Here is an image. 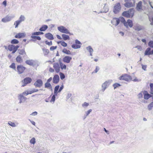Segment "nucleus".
<instances>
[{"mask_svg":"<svg viewBox=\"0 0 153 153\" xmlns=\"http://www.w3.org/2000/svg\"><path fill=\"white\" fill-rule=\"evenodd\" d=\"M45 37L48 39L51 40H52L54 39L53 35L50 33H48L45 34Z\"/></svg>","mask_w":153,"mask_h":153,"instance_id":"aec40b11","label":"nucleus"},{"mask_svg":"<svg viewBox=\"0 0 153 153\" xmlns=\"http://www.w3.org/2000/svg\"><path fill=\"white\" fill-rule=\"evenodd\" d=\"M86 49L89 52V53H93L94 51V50H93V49L91 48V47L90 46L87 47L86 48Z\"/></svg>","mask_w":153,"mask_h":153,"instance_id":"e433bc0d","label":"nucleus"},{"mask_svg":"<svg viewBox=\"0 0 153 153\" xmlns=\"http://www.w3.org/2000/svg\"><path fill=\"white\" fill-rule=\"evenodd\" d=\"M45 88H49L52 90V86L51 84L48 82H46L45 84Z\"/></svg>","mask_w":153,"mask_h":153,"instance_id":"b1692460","label":"nucleus"},{"mask_svg":"<svg viewBox=\"0 0 153 153\" xmlns=\"http://www.w3.org/2000/svg\"><path fill=\"white\" fill-rule=\"evenodd\" d=\"M72 58L68 56H65L63 59V61L67 63H69L71 60V59Z\"/></svg>","mask_w":153,"mask_h":153,"instance_id":"2eb2a0df","label":"nucleus"},{"mask_svg":"<svg viewBox=\"0 0 153 153\" xmlns=\"http://www.w3.org/2000/svg\"><path fill=\"white\" fill-rule=\"evenodd\" d=\"M25 63L26 64L29 65H30L32 66L34 65L35 63V61L32 59L27 60L25 61Z\"/></svg>","mask_w":153,"mask_h":153,"instance_id":"a211bd4d","label":"nucleus"},{"mask_svg":"<svg viewBox=\"0 0 153 153\" xmlns=\"http://www.w3.org/2000/svg\"><path fill=\"white\" fill-rule=\"evenodd\" d=\"M16 61L18 62L21 63L22 62L23 60L20 55L18 56L16 59Z\"/></svg>","mask_w":153,"mask_h":153,"instance_id":"bb28decb","label":"nucleus"},{"mask_svg":"<svg viewBox=\"0 0 153 153\" xmlns=\"http://www.w3.org/2000/svg\"><path fill=\"white\" fill-rule=\"evenodd\" d=\"M75 43L76 44H79V45H81V43L77 39H76L75 40Z\"/></svg>","mask_w":153,"mask_h":153,"instance_id":"338daca9","label":"nucleus"},{"mask_svg":"<svg viewBox=\"0 0 153 153\" xmlns=\"http://www.w3.org/2000/svg\"><path fill=\"white\" fill-rule=\"evenodd\" d=\"M150 86L151 91L153 92V83H150Z\"/></svg>","mask_w":153,"mask_h":153,"instance_id":"0e129e2a","label":"nucleus"},{"mask_svg":"<svg viewBox=\"0 0 153 153\" xmlns=\"http://www.w3.org/2000/svg\"><path fill=\"white\" fill-rule=\"evenodd\" d=\"M46 44L48 45L49 46L51 45H52V42L51 41L50 42H48V41H46L45 42Z\"/></svg>","mask_w":153,"mask_h":153,"instance_id":"13d9d810","label":"nucleus"},{"mask_svg":"<svg viewBox=\"0 0 153 153\" xmlns=\"http://www.w3.org/2000/svg\"><path fill=\"white\" fill-rule=\"evenodd\" d=\"M120 85H120L119 83H115L113 85V86L114 87V89H115L117 88L120 86Z\"/></svg>","mask_w":153,"mask_h":153,"instance_id":"c03bdc74","label":"nucleus"},{"mask_svg":"<svg viewBox=\"0 0 153 153\" xmlns=\"http://www.w3.org/2000/svg\"><path fill=\"white\" fill-rule=\"evenodd\" d=\"M122 15L126 17L127 18H130L129 16V14L127 11H124L122 13Z\"/></svg>","mask_w":153,"mask_h":153,"instance_id":"c9c22d12","label":"nucleus"},{"mask_svg":"<svg viewBox=\"0 0 153 153\" xmlns=\"http://www.w3.org/2000/svg\"><path fill=\"white\" fill-rule=\"evenodd\" d=\"M148 45L150 47L153 48V41H149L148 43Z\"/></svg>","mask_w":153,"mask_h":153,"instance_id":"8fccbe9b","label":"nucleus"},{"mask_svg":"<svg viewBox=\"0 0 153 153\" xmlns=\"http://www.w3.org/2000/svg\"><path fill=\"white\" fill-rule=\"evenodd\" d=\"M25 34L24 33H19L16 35L15 37L16 38H20L25 37Z\"/></svg>","mask_w":153,"mask_h":153,"instance_id":"4be33fe9","label":"nucleus"},{"mask_svg":"<svg viewBox=\"0 0 153 153\" xmlns=\"http://www.w3.org/2000/svg\"><path fill=\"white\" fill-rule=\"evenodd\" d=\"M61 45L63 47H66L67 46V44L64 41H60Z\"/></svg>","mask_w":153,"mask_h":153,"instance_id":"49530a36","label":"nucleus"},{"mask_svg":"<svg viewBox=\"0 0 153 153\" xmlns=\"http://www.w3.org/2000/svg\"><path fill=\"white\" fill-rule=\"evenodd\" d=\"M18 99L19 100V103L21 104L22 103L24 102L27 99V98L23 96L22 94H19L18 96Z\"/></svg>","mask_w":153,"mask_h":153,"instance_id":"1a4fd4ad","label":"nucleus"},{"mask_svg":"<svg viewBox=\"0 0 153 153\" xmlns=\"http://www.w3.org/2000/svg\"><path fill=\"white\" fill-rule=\"evenodd\" d=\"M72 47L74 49H77L81 47L80 45H76V44H73L72 45Z\"/></svg>","mask_w":153,"mask_h":153,"instance_id":"4c0bfd02","label":"nucleus"},{"mask_svg":"<svg viewBox=\"0 0 153 153\" xmlns=\"http://www.w3.org/2000/svg\"><path fill=\"white\" fill-rule=\"evenodd\" d=\"M59 78L58 75H55L53 77V82L54 83H57L59 81Z\"/></svg>","mask_w":153,"mask_h":153,"instance_id":"ddd939ff","label":"nucleus"},{"mask_svg":"<svg viewBox=\"0 0 153 153\" xmlns=\"http://www.w3.org/2000/svg\"><path fill=\"white\" fill-rule=\"evenodd\" d=\"M89 105V104L88 103H87L86 102H84L82 104V106L83 107H87Z\"/></svg>","mask_w":153,"mask_h":153,"instance_id":"bf43d9fd","label":"nucleus"},{"mask_svg":"<svg viewBox=\"0 0 153 153\" xmlns=\"http://www.w3.org/2000/svg\"><path fill=\"white\" fill-rule=\"evenodd\" d=\"M25 69V68L22 65H18L17 67V72L19 74H22Z\"/></svg>","mask_w":153,"mask_h":153,"instance_id":"9b49d317","label":"nucleus"},{"mask_svg":"<svg viewBox=\"0 0 153 153\" xmlns=\"http://www.w3.org/2000/svg\"><path fill=\"white\" fill-rule=\"evenodd\" d=\"M91 111H92L91 109H90L88 111H86L85 112V115L88 116L89 115V114L91 112Z\"/></svg>","mask_w":153,"mask_h":153,"instance_id":"4d7b16f0","label":"nucleus"},{"mask_svg":"<svg viewBox=\"0 0 153 153\" xmlns=\"http://www.w3.org/2000/svg\"><path fill=\"white\" fill-rule=\"evenodd\" d=\"M151 49L150 48H148L146 50L145 53V55H150L153 54V50L151 51Z\"/></svg>","mask_w":153,"mask_h":153,"instance_id":"f3484780","label":"nucleus"},{"mask_svg":"<svg viewBox=\"0 0 153 153\" xmlns=\"http://www.w3.org/2000/svg\"><path fill=\"white\" fill-rule=\"evenodd\" d=\"M55 95H53L51 98V99L50 101L51 102H54L55 101Z\"/></svg>","mask_w":153,"mask_h":153,"instance_id":"864d4df0","label":"nucleus"},{"mask_svg":"<svg viewBox=\"0 0 153 153\" xmlns=\"http://www.w3.org/2000/svg\"><path fill=\"white\" fill-rule=\"evenodd\" d=\"M57 48V46H51V47L50 48V50L51 51H53V50L56 49Z\"/></svg>","mask_w":153,"mask_h":153,"instance_id":"e2e57ef3","label":"nucleus"},{"mask_svg":"<svg viewBox=\"0 0 153 153\" xmlns=\"http://www.w3.org/2000/svg\"><path fill=\"white\" fill-rule=\"evenodd\" d=\"M59 75L60 76V78L62 80L65 78V76L63 73L60 72L59 73Z\"/></svg>","mask_w":153,"mask_h":153,"instance_id":"de8ad7c7","label":"nucleus"},{"mask_svg":"<svg viewBox=\"0 0 153 153\" xmlns=\"http://www.w3.org/2000/svg\"><path fill=\"white\" fill-rule=\"evenodd\" d=\"M62 39L64 40H69L70 39L69 36L68 35H66L65 34H62Z\"/></svg>","mask_w":153,"mask_h":153,"instance_id":"c85d7f7f","label":"nucleus"},{"mask_svg":"<svg viewBox=\"0 0 153 153\" xmlns=\"http://www.w3.org/2000/svg\"><path fill=\"white\" fill-rule=\"evenodd\" d=\"M37 112L36 111H34L33 112L31 115L33 116H35L37 115Z\"/></svg>","mask_w":153,"mask_h":153,"instance_id":"774afa93","label":"nucleus"},{"mask_svg":"<svg viewBox=\"0 0 153 153\" xmlns=\"http://www.w3.org/2000/svg\"><path fill=\"white\" fill-rule=\"evenodd\" d=\"M135 0H132V1L126 2L124 5L127 7H133L135 5Z\"/></svg>","mask_w":153,"mask_h":153,"instance_id":"0eeeda50","label":"nucleus"},{"mask_svg":"<svg viewBox=\"0 0 153 153\" xmlns=\"http://www.w3.org/2000/svg\"><path fill=\"white\" fill-rule=\"evenodd\" d=\"M120 21L126 27L128 28V25L127 24V23H126V21L124 18L123 17L120 18V19L114 18L111 21V23L113 25L117 26L119 24Z\"/></svg>","mask_w":153,"mask_h":153,"instance_id":"f257e3e1","label":"nucleus"},{"mask_svg":"<svg viewBox=\"0 0 153 153\" xmlns=\"http://www.w3.org/2000/svg\"><path fill=\"white\" fill-rule=\"evenodd\" d=\"M59 65L60 66V67L61 69L62 70L65 69V70L66 68V66L65 64H63L61 62H59Z\"/></svg>","mask_w":153,"mask_h":153,"instance_id":"c756f323","label":"nucleus"},{"mask_svg":"<svg viewBox=\"0 0 153 153\" xmlns=\"http://www.w3.org/2000/svg\"><path fill=\"white\" fill-rule=\"evenodd\" d=\"M119 79L120 80H124L128 82L131 79V76L127 74H124L120 76Z\"/></svg>","mask_w":153,"mask_h":153,"instance_id":"7ed1b4c3","label":"nucleus"},{"mask_svg":"<svg viewBox=\"0 0 153 153\" xmlns=\"http://www.w3.org/2000/svg\"><path fill=\"white\" fill-rule=\"evenodd\" d=\"M21 23V22L19 20L15 22L14 23V25H16L15 28H17L18 27L19 25Z\"/></svg>","mask_w":153,"mask_h":153,"instance_id":"a19ab883","label":"nucleus"},{"mask_svg":"<svg viewBox=\"0 0 153 153\" xmlns=\"http://www.w3.org/2000/svg\"><path fill=\"white\" fill-rule=\"evenodd\" d=\"M121 7L120 3H118L114 6L113 12L116 14L118 13L121 10Z\"/></svg>","mask_w":153,"mask_h":153,"instance_id":"39448f33","label":"nucleus"},{"mask_svg":"<svg viewBox=\"0 0 153 153\" xmlns=\"http://www.w3.org/2000/svg\"><path fill=\"white\" fill-rule=\"evenodd\" d=\"M58 30L61 32L66 34L70 33L69 31L66 29L65 27L61 26L58 27Z\"/></svg>","mask_w":153,"mask_h":153,"instance_id":"20e7f679","label":"nucleus"},{"mask_svg":"<svg viewBox=\"0 0 153 153\" xmlns=\"http://www.w3.org/2000/svg\"><path fill=\"white\" fill-rule=\"evenodd\" d=\"M30 142L31 143L34 144L36 143V140L35 138L33 137L30 140Z\"/></svg>","mask_w":153,"mask_h":153,"instance_id":"09e8293b","label":"nucleus"},{"mask_svg":"<svg viewBox=\"0 0 153 153\" xmlns=\"http://www.w3.org/2000/svg\"><path fill=\"white\" fill-rule=\"evenodd\" d=\"M10 67L13 68V69H16V66L15 64L14 63H12L11 65L10 66Z\"/></svg>","mask_w":153,"mask_h":153,"instance_id":"3c124183","label":"nucleus"},{"mask_svg":"<svg viewBox=\"0 0 153 153\" xmlns=\"http://www.w3.org/2000/svg\"><path fill=\"white\" fill-rule=\"evenodd\" d=\"M138 97L139 98L141 99L143 97V94L142 92H141L138 94Z\"/></svg>","mask_w":153,"mask_h":153,"instance_id":"052dcab7","label":"nucleus"},{"mask_svg":"<svg viewBox=\"0 0 153 153\" xmlns=\"http://www.w3.org/2000/svg\"><path fill=\"white\" fill-rule=\"evenodd\" d=\"M142 2L141 1H139L137 4L136 9L137 10L140 11L142 9Z\"/></svg>","mask_w":153,"mask_h":153,"instance_id":"dca6fc26","label":"nucleus"},{"mask_svg":"<svg viewBox=\"0 0 153 153\" xmlns=\"http://www.w3.org/2000/svg\"><path fill=\"white\" fill-rule=\"evenodd\" d=\"M20 94H22V95H23V96H27V95H28V94H29V93L27 91H25Z\"/></svg>","mask_w":153,"mask_h":153,"instance_id":"5fc2aeb1","label":"nucleus"},{"mask_svg":"<svg viewBox=\"0 0 153 153\" xmlns=\"http://www.w3.org/2000/svg\"><path fill=\"white\" fill-rule=\"evenodd\" d=\"M35 35H32L31 38L33 39H35L38 40H40L41 39L40 37L39 36H36Z\"/></svg>","mask_w":153,"mask_h":153,"instance_id":"72a5a7b5","label":"nucleus"},{"mask_svg":"<svg viewBox=\"0 0 153 153\" xmlns=\"http://www.w3.org/2000/svg\"><path fill=\"white\" fill-rule=\"evenodd\" d=\"M19 42V41L15 39L12 40L11 42V43L12 44H17Z\"/></svg>","mask_w":153,"mask_h":153,"instance_id":"79ce46f5","label":"nucleus"},{"mask_svg":"<svg viewBox=\"0 0 153 153\" xmlns=\"http://www.w3.org/2000/svg\"><path fill=\"white\" fill-rule=\"evenodd\" d=\"M127 24L128 25V27L129 26L130 27H132L133 24V22L130 19H128L126 22Z\"/></svg>","mask_w":153,"mask_h":153,"instance_id":"a878e982","label":"nucleus"},{"mask_svg":"<svg viewBox=\"0 0 153 153\" xmlns=\"http://www.w3.org/2000/svg\"><path fill=\"white\" fill-rule=\"evenodd\" d=\"M106 4H104V6L103 7V9H104V11L103 12H104L105 13H106L108 10V7L107 6H106Z\"/></svg>","mask_w":153,"mask_h":153,"instance_id":"37998d69","label":"nucleus"},{"mask_svg":"<svg viewBox=\"0 0 153 153\" xmlns=\"http://www.w3.org/2000/svg\"><path fill=\"white\" fill-rule=\"evenodd\" d=\"M62 52L63 53L66 54L68 55L71 54V51L69 50H67L65 48H64L62 50Z\"/></svg>","mask_w":153,"mask_h":153,"instance_id":"7c9ffc66","label":"nucleus"},{"mask_svg":"<svg viewBox=\"0 0 153 153\" xmlns=\"http://www.w3.org/2000/svg\"><path fill=\"white\" fill-rule=\"evenodd\" d=\"M132 81L134 82H139L140 81L141 79H137L136 77H135L134 79L132 80Z\"/></svg>","mask_w":153,"mask_h":153,"instance_id":"6e6d98bb","label":"nucleus"},{"mask_svg":"<svg viewBox=\"0 0 153 153\" xmlns=\"http://www.w3.org/2000/svg\"><path fill=\"white\" fill-rule=\"evenodd\" d=\"M42 50L45 56L47 55L49 53V51L47 49L42 48Z\"/></svg>","mask_w":153,"mask_h":153,"instance_id":"f704fd0d","label":"nucleus"},{"mask_svg":"<svg viewBox=\"0 0 153 153\" xmlns=\"http://www.w3.org/2000/svg\"><path fill=\"white\" fill-rule=\"evenodd\" d=\"M112 82V80H109L106 81L103 83L102 85V91L103 92L104 91Z\"/></svg>","mask_w":153,"mask_h":153,"instance_id":"f03ea898","label":"nucleus"},{"mask_svg":"<svg viewBox=\"0 0 153 153\" xmlns=\"http://www.w3.org/2000/svg\"><path fill=\"white\" fill-rule=\"evenodd\" d=\"M59 86L58 85L55 87L54 90V94L55 95H57V91L59 90Z\"/></svg>","mask_w":153,"mask_h":153,"instance_id":"2f4dec72","label":"nucleus"},{"mask_svg":"<svg viewBox=\"0 0 153 153\" xmlns=\"http://www.w3.org/2000/svg\"><path fill=\"white\" fill-rule=\"evenodd\" d=\"M53 68L57 73H59L60 70V65L58 63H54L53 64Z\"/></svg>","mask_w":153,"mask_h":153,"instance_id":"f8f14e48","label":"nucleus"},{"mask_svg":"<svg viewBox=\"0 0 153 153\" xmlns=\"http://www.w3.org/2000/svg\"><path fill=\"white\" fill-rule=\"evenodd\" d=\"M99 70V67L97 66H96V69L93 72H92V73H97Z\"/></svg>","mask_w":153,"mask_h":153,"instance_id":"603ef678","label":"nucleus"},{"mask_svg":"<svg viewBox=\"0 0 153 153\" xmlns=\"http://www.w3.org/2000/svg\"><path fill=\"white\" fill-rule=\"evenodd\" d=\"M18 52L20 55H24V57L26 55V53L24 49H19L18 51Z\"/></svg>","mask_w":153,"mask_h":153,"instance_id":"5701e85b","label":"nucleus"},{"mask_svg":"<svg viewBox=\"0 0 153 153\" xmlns=\"http://www.w3.org/2000/svg\"><path fill=\"white\" fill-rule=\"evenodd\" d=\"M134 29L135 30L139 31L143 29V27L140 25H137L134 27Z\"/></svg>","mask_w":153,"mask_h":153,"instance_id":"cd10ccee","label":"nucleus"},{"mask_svg":"<svg viewBox=\"0 0 153 153\" xmlns=\"http://www.w3.org/2000/svg\"><path fill=\"white\" fill-rule=\"evenodd\" d=\"M135 48H137L138 50H139L140 51H141L142 49L141 47L139 45L136 46Z\"/></svg>","mask_w":153,"mask_h":153,"instance_id":"69168bd1","label":"nucleus"},{"mask_svg":"<svg viewBox=\"0 0 153 153\" xmlns=\"http://www.w3.org/2000/svg\"><path fill=\"white\" fill-rule=\"evenodd\" d=\"M129 14V16L130 17H132L134 14V10L133 8H131L127 11Z\"/></svg>","mask_w":153,"mask_h":153,"instance_id":"412c9836","label":"nucleus"},{"mask_svg":"<svg viewBox=\"0 0 153 153\" xmlns=\"http://www.w3.org/2000/svg\"><path fill=\"white\" fill-rule=\"evenodd\" d=\"M43 33L41 32H36L32 33V35H36L38 36L42 34Z\"/></svg>","mask_w":153,"mask_h":153,"instance_id":"58836bf2","label":"nucleus"},{"mask_svg":"<svg viewBox=\"0 0 153 153\" xmlns=\"http://www.w3.org/2000/svg\"><path fill=\"white\" fill-rule=\"evenodd\" d=\"M32 79L30 77H27L24 79L22 81V86L24 87L27 84L30 83L32 81Z\"/></svg>","mask_w":153,"mask_h":153,"instance_id":"423d86ee","label":"nucleus"},{"mask_svg":"<svg viewBox=\"0 0 153 153\" xmlns=\"http://www.w3.org/2000/svg\"><path fill=\"white\" fill-rule=\"evenodd\" d=\"M143 94L144 95V98L146 100H148L151 97V95L148 94L147 91H144Z\"/></svg>","mask_w":153,"mask_h":153,"instance_id":"6ab92c4d","label":"nucleus"},{"mask_svg":"<svg viewBox=\"0 0 153 153\" xmlns=\"http://www.w3.org/2000/svg\"><path fill=\"white\" fill-rule=\"evenodd\" d=\"M15 16L14 15L12 16L7 15L5 17L2 19L1 21L4 23L7 22L11 21L12 19Z\"/></svg>","mask_w":153,"mask_h":153,"instance_id":"6e6552de","label":"nucleus"},{"mask_svg":"<svg viewBox=\"0 0 153 153\" xmlns=\"http://www.w3.org/2000/svg\"><path fill=\"white\" fill-rule=\"evenodd\" d=\"M153 107V102H152L148 105V109L149 110H151Z\"/></svg>","mask_w":153,"mask_h":153,"instance_id":"ea45409f","label":"nucleus"},{"mask_svg":"<svg viewBox=\"0 0 153 153\" xmlns=\"http://www.w3.org/2000/svg\"><path fill=\"white\" fill-rule=\"evenodd\" d=\"M19 45L15 46L13 45H10L8 46V49L10 51H12L16 48H19Z\"/></svg>","mask_w":153,"mask_h":153,"instance_id":"4468645a","label":"nucleus"},{"mask_svg":"<svg viewBox=\"0 0 153 153\" xmlns=\"http://www.w3.org/2000/svg\"><path fill=\"white\" fill-rule=\"evenodd\" d=\"M8 124L10 126H11L13 127H15L16 126V125L15 123H14L12 122L11 121H9L8 123Z\"/></svg>","mask_w":153,"mask_h":153,"instance_id":"a18cd8bd","label":"nucleus"},{"mask_svg":"<svg viewBox=\"0 0 153 153\" xmlns=\"http://www.w3.org/2000/svg\"><path fill=\"white\" fill-rule=\"evenodd\" d=\"M25 19V16L23 15H21L20 16L19 20L21 22H24Z\"/></svg>","mask_w":153,"mask_h":153,"instance_id":"473e14b6","label":"nucleus"},{"mask_svg":"<svg viewBox=\"0 0 153 153\" xmlns=\"http://www.w3.org/2000/svg\"><path fill=\"white\" fill-rule=\"evenodd\" d=\"M64 88V85L63 84L60 87V88L58 91V92H60Z\"/></svg>","mask_w":153,"mask_h":153,"instance_id":"680f3d73","label":"nucleus"},{"mask_svg":"<svg viewBox=\"0 0 153 153\" xmlns=\"http://www.w3.org/2000/svg\"><path fill=\"white\" fill-rule=\"evenodd\" d=\"M43 83L42 80L37 79L34 84V85L36 87L40 88L43 85Z\"/></svg>","mask_w":153,"mask_h":153,"instance_id":"9d476101","label":"nucleus"},{"mask_svg":"<svg viewBox=\"0 0 153 153\" xmlns=\"http://www.w3.org/2000/svg\"><path fill=\"white\" fill-rule=\"evenodd\" d=\"M48 28V26L46 25H44L39 29V30L41 31H45Z\"/></svg>","mask_w":153,"mask_h":153,"instance_id":"393cba45","label":"nucleus"}]
</instances>
